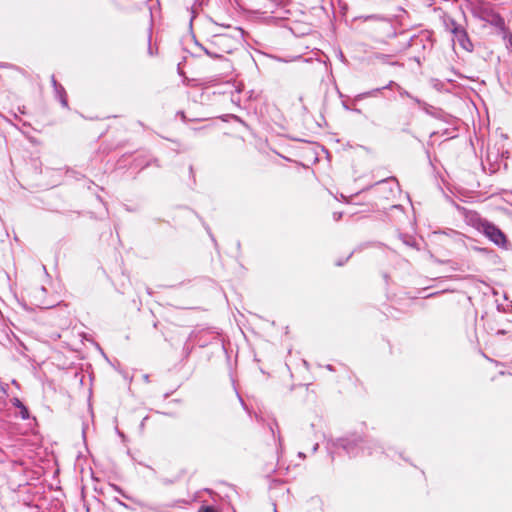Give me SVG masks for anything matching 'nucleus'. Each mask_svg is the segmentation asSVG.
Instances as JSON below:
<instances>
[{
    "label": "nucleus",
    "mask_w": 512,
    "mask_h": 512,
    "mask_svg": "<svg viewBox=\"0 0 512 512\" xmlns=\"http://www.w3.org/2000/svg\"><path fill=\"white\" fill-rule=\"evenodd\" d=\"M397 86H400L398 83H396L395 81H389L387 85L383 86V90L384 89H396L397 90Z\"/></svg>",
    "instance_id": "2eb2a0df"
},
{
    "label": "nucleus",
    "mask_w": 512,
    "mask_h": 512,
    "mask_svg": "<svg viewBox=\"0 0 512 512\" xmlns=\"http://www.w3.org/2000/svg\"><path fill=\"white\" fill-rule=\"evenodd\" d=\"M363 442L364 441L360 438H353V439L344 438V439L337 440L335 445L337 447H341L344 451H346V453L349 456H352V457L358 456L360 454V450H364V449L368 450V454H372L370 446H367V447L359 446V444L363 443Z\"/></svg>",
    "instance_id": "f03ea898"
},
{
    "label": "nucleus",
    "mask_w": 512,
    "mask_h": 512,
    "mask_svg": "<svg viewBox=\"0 0 512 512\" xmlns=\"http://www.w3.org/2000/svg\"><path fill=\"white\" fill-rule=\"evenodd\" d=\"M199 512H217L213 507L211 506H206V507H202Z\"/></svg>",
    "instance_id": "dca6fc26"
},
{
    "label": "nucleus",
    "mask_w": 512,
    "mask_h": 512,
    "mask_svg": "<svg viewBox=\"0 0 512 512\" xmlns=\"http://www.w3.org/2000/svg\"><path fill=\"white\" fill-rule=\"evenodd\" d=\"M375 192L384 199H390L395 194V189L398 188V183L394 177L380 180L374 185Z\"/></svg>",
    "instance_id": "7ed1b4c3"
},
{
    "label": "nucleus",
    "mask_w": 512,
    "mask_h": 512,
    "mask_svg": "<svg viewBox=\"0 0 512 512\" xmlns=\"http://www.w3.org/2000/svg\"><path fill=\"white\" fill-rule=\"evenodd\" d=\"M51 83H52L53 88H56L57 86L61 85L60 83L57 82L54 75L51 76Z\"/></svg>",
    "instance_id": "f3484780"
},
{
    "label": "nucleus",
    "mask_w": 512,
    "mask_h": 512,
    "mask_svg": "<svg viewBox=\"0 0 512 512\" xmlns=\"http://www.w3.org/2000/svg\"><path fill=\"white\" fill-rule=\"evenodd\" d=\"M343 264H344V261H340V260H339V261H337V262H336V265H337V266H342Z\"/></svg>",
    "instance_id": "4be33fe9"
},
{
    "label": "nucleus",
    "mask_w": 512,
    "mask_h": 512,
    "mask_svg": "<svg viewBox=\"0 0 512 512\" xmlns=\"http://www.w3.org/2000/svg\"><path fill=\"white\" fill-rule=\"evenodd\" d=\"M318 449V444H316L315 446H313V451H316Z\"/></svg>",
    "instance_id": "5701e85b"
},
{
    "label": "nucleus",
    "mask_w": 512,
    "mask_h": 512,
    "mask_svg": "<svg viewBox=\"0 0 512 512\" xmlns=\"http://www.w3.org/2000/svg\"><path fill=\"white\" fill-rule=\"evenodd\" d=\"M11 403L13 404V406L19 409V414L22 419L26 420L30 417L28 408L21 402L19 398H12Z\"/></svg>",
    "instance_id": "1a4fd4ad"
},
{
    "label": "nucleus",
    "mask_w": 512,
    "mask_h": 512,
    "mask_svg": "<svg viewBox=\"0 0 512 512\" xmlns=\"http://www.w3.org/2000/svg\"><path fill=\"white\" fill-rule=\"evenodd\" d=\"M500 33L502 35L503 40L506 41L507 44H512V33L507 29L505 24L504 29L500 30Z\"/></svg>",
    "instance_id": "9b49d317"
},
{
    "label": "nucleus",
    "mask_w": 512,
    "mask_h": 512,
    "mask_svg": "<svg viewBox=\"0 0 512 512\" xmlns=\"http://www.w3.org/2000/svg\"><path fill=\"white\" fill-rule=\"evenodd\" d=\"M350 256H352V253H349V256L346 258L345 261H347L350 258Z\"/></svg>",
    "instance_id": "b1692460"
},
{
    "label": "nucleus",
    "mask_w": 512,
    "mask_h": 512,
    "mask_svg": "<svg viewBox=\"0 0 512 512\" xmlns=\"http://www.w3.org/2000/svg\"><path fill=\"white\" fill-rule=\"evenodd\" d=\"M212 48L213 46L211 48H204L205 53L212 58H221L223 53L219 52V50L215 51Z\"/></svg>",
    "instance_id": "f8f14e48"
},
{
    "label": "nucleus",
    "mask_w": 512,
    "mask_h": 512,
    "mask_svg": "<svg viewBox=\"0 0 512 512\" xmlns=\"http://www.w3.org/2000/svg\"><path fill=\"white\" fill-rule=\"evenodd\" d=\"M397 91L399 92L400 96L401 97H409V98H412V95L406 91L405 89H403L401 86H397Z\"/></svg>",
    "instance_id": "4468645a"
},
{
    "label": "nucleus",
    "mask_w": 512,
    "mask_h": 512,
    "mask_svg": "<svg viewBox=\"0 0 512 512\" xmlns=\"http://www.w3.org/2000/svg\"><path fill=\"white\" fill-rule=\"evenodd\" d=\"M444 26H445V29L447 31H449L450 33L453 34V36L458 32L460 31L463 26H461L460 24H458L453 18L451 17H446L444 19Z\"/></svg>",
    "instance_id": "6e6552de"
},
{
    "label": "nucleus",
    "mask_w": 512,
    "mask_h": 512,
    "mask_svg": "<svg viewBox=\"0 0 512 512\" xmlns=\"http://www.w3.org/2000/svg\"><path fill=\"white\" fill-rule=\"evenodd\" d=\"M377 58H378V59H381V60H385L386 55L381 54V55H378V56H377Z\"/></svg>",
    "instance_id": "412c9836"
},
{
    "label": "nucleus",
    "mask_w": 512,
    "mask_h": 512,
    "mask_svg": "<svg viewBox=\"0 0 512 512\" xmlns=\"http://www.w3.org/2000/svg\"><path fill=\"white\" fill-rule=\"evenodd\" d=\"M454 39L458 42L459 46L463 50H465L467 52L473 51L474 45H473L472 41L470 40L468 33L464 27L454 35Z\"/></svg>",
    "instance_id": "423d86ee"
},
{
    "label": "nucleus",
    "mask_w": 512,
    "mask_h": 512,
    "mask_svg": "<svg viewBox=\"0 0 512 512\" xmlns=\"http://www.w3.org/2000/svg\"><path fill=\"white\" fill-rule=\"evenodd\" d=\"M237 42L229 35L221 34L213 37L211 46L217 48L223 54H230L236 48Z\"/></svg>",
    "instance_id": "20e7f679"
},
{
    "label": "nucleus",
    "mask_w": 512,
    "mask_h": 512,
    "mask_svg": "<svg viewBox=\"0 0 512 512\" xmlns=\"http://www.w3.org/2000/svg\"><path fill=\"white\" fill-rule=\"evenodd\" d=\"M342 217V213H334V219L338 221Z\"/></svg>",
    "instance_id": "6ab92c4d"
},
{
    "label": "nucleus",
    "mask_w": 512,
    "mask_h": 512,
    "mask_svg": "<svg viewBox=\"0 0 512 512\" xmlns=\"http://www.w3.org/2000/svg\"><path fill=\"white\" fill-rule=\"evenodd\" d=\"M210 236H211L212 241H215V238L213 237V235L210 234Z\"/></svg>",
    "instance_id": "393cba45"
},
{
    "label": "nucleus",
    "mask_w": 512,
    "mask_h": 512,
    "mask_svg": "<svg viewBox=\"0 0 512 512\" xmlns=\"http://www.w3.org/2000/svg\"><path fill=\"white\" fill-rule=\"evenodd\" d=\"M382 90H383L382 87L375 88L370 91L359 94L356 98L364 99V98H368V97H377Z\"/></svg>",
    "instance_id": "9d476101"
},
{
    "label": "nucleus",
    "mask_w": 512,
    "mask_h": 512,
    "mask_svg": "<svg viewBox=\"0 0 512 512\" xmlns=\"http://www.w3.org/2000/svg\"><path fill=\"white\" fill-rule=\"evenodd\" d=\"M480 17H481V19L490 23L491 25L498 28L499 30L504 29L505 21H504L503 17H501L498 13L494 12L493 10L483 9L481 11Z\"/></svg>",
    "instance_id": "39448f33"
},
{
    "label": "nucleus",
    "mask_w": 512,
    "mask_h": 512,
    "mask_svg": "<svg viewBox=\"0 0 512 512\" xmlns=\"http://www.w3.org/2000/svg\"><path fill=\"white\" fill-rule=\"evenodd\" d=\"M274 426L278 428L277 423H273V424H271V425H270V430H271V432H272L273 436H275Z\"/></svg>",
    "instance_id": "a211bd4d"
},
{
    "label": "nucleus",
    "mask_w": 512,
    "mask_h": 512,
    "mask_svg": "<svg viewBox=\"0 0 512 512\" xmlns=\"http://www.w3.org/2000/svg\"><path fill=\"white\" fill-rule=\"evenodd\" d=\"M411 99H413V100H414V102H416L417 104H421V100H420V99H418V98H416V97H413V96H412V98H411Z\"/></svg>",
    "instance_id": "aec40b11"
},
{
    "label": "nucleus",
    "mask_w": 512,
    "mask_h": 512,
    "mask_svg": "<svg viewBox=\"0 0 512 512\" xmlns=\"http://www.w3.org/2000/svg\"><path fill=\"white\" fill-rule=\"evenodd\" d=\"M54 94L55 97L60 101L62 107L68 109L69 105L65 88L62 85L57 86L54 88Z\"/></svg>",
    "instance_id": "0eeeda50"
},
{
    "label": "nucleus",
    "mask_w": 512,
    "mask_h": 512,
    "mask_svg": "<svg viewBox=\"0 0 512 512\" xmlns=\"http://www.w3.org/2000/svg\"><path fill=\"white\" fill-rule=\"evenodd\" d=\"M474 226L498 247L506 250L510 248V244L504 232L492 222L487 219L477 217L474 220Z\"/></svg>",
    "instance_id": "f257e3e1"
},
{
    "label": "nucleus",
    "mask_w": 512,
    "mask_h": 512,
    "mask_svg": "<svg viewBox=\"0 0 512 512\" xmlns=\"http://www.w3.org/2000/svg\"><path fill=\"white\" fill-rule=\"evenodd\" d=\"M149 30H150V32H149V36H148V44H149L148 45V54L150 56H154L158 53V49L157 48L154 49L151 45V37H152L151 36V28Z\"/></svg>",
    "instance_id": "ddd939ff"
}]
</instances>
